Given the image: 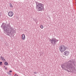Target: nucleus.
I'll return each instance as SVG.
<instances>
[{
	"mask_svg": "<svg viewBox=\"0 0 76 76\" xmlns=\"http://www.w3.org/2000/svg\"><path fill=\"white\" fill-rule=\"evenodd\" d=\"M75 61L74 59H71L66 64V67L70 70H72L71 72L72 73H76V69H75Z\"/></svg>",
	"mask_w": 76,
	"mask_h": 76,
	"instance_id": "obj_2",
	"label": "nucleus"
},
{
	"mask_svg": "<svg viewBox=\"0 0 76 76\" xmlns=\"http://www.w3.org/2000/svg\"><path fill=\"white\" fill-rule=\"evenodd\" d=\"M9 72H10V73H12V70H10L9 71Z\"/></svg>",
	"mask_w": 76,
	"mask_h": 76,
	"instance_id": "obj_18",
	"label": "nucleus"
},
{
	"mask_svg": "<svg viewBox=\"0 0 76 76\" xmlns=\"http://www.w3.org/2000/svg\"><path fill=\"white\" fill-rule=\"evenodd\" d=\"M1 59H2L4 58V57L2 56H1L0 57Z\"/></svg>",
	"mask_w": 76,
	"mask_h": 76,
	"instance_id": "obj_15",
	"label": "nucleus"
},
{
	"mask_svg": "<svg viewBox=\"0 0 76 76\" xmlns=\"http://www.w3.org/2000/svg\"><path fill=\"white\" fill-rule=\"evenodd\" d=\"M40 28L41 29H43L44 28V26L42 25L40 26Z\"/></svg>",
	"mask_w": 76,
	"mask_h": 76,
	"instance_id": "obj_12",
	"label": "nucleus"
},
{
	"mask_svg": "<svg viewBox=\"0 0 76 76\" xmlns=\"http://www.w3.org/2000/svg\"><path fill=\"white\" fill-rule=\"evenodd\" d=\"M64 70H66V71H67L68 72H70V71L66 69H64Z\"/></svg>",
	"mask_w": 76,
	"mask_h": 76,
	"instance_id": "obj_14",
	"label": "nucleus"
},
{
	"mask_svg": "<svg viewBox=\"0 0 76 76\" xmlns=\"http://www.w3.org/2000/svg\"><path fill=\"white\" fill-rule=\"evenodd\" d=\"M61 67H62V69H64V65H61Z\"/></svg>",
	"mask_w": 76,
	"mask_h": 76,
	"instance_id": "obj_10",
	"label": "nucleus"
},
{
	"mask_svg": "<svg viewBox=\"0 0 76 76\" xmlns=\"http://www.w3.org/2000/svg\"><path fill=\"white\" fill-rule=\"evenodd\" d=\"M2 60H3V61H5L6 60L4 58H3V59H2Z\"/></svg>",
	"mask_w": 76,
	"mask_h": 76,
	"instance_id": "obj_16",
	"label": "nucleus"
},
{
	"mask_svg": "<svg viewBox=\"0 0 76 76\" xmlns=\"http://www.w3.org/2000/svg\"><path fill=\"white\" fill-rule=\"evenodd\" d=\"M34 73L35 74H37V72H34Z\"/></svg>",
	"mask_w": 76,
	"mask_h": 76,
	"instance_id": "obj_19",
	"label": "nucleus"
},
{
	"mask_svg": "<svg viewBox=\"0 0 76 76\" xmlns=\"http://www.w3.org/2000/svg\"><path fill=\"white\" fill-rule=\"evenodd\" d=\"M5 67V66H4V67Z\"/></svg>",
	"mask_w": 76,
	"mask_h": 76,
	"instance_id": "obj_23",
	"label": "nucleus"
},
{
	"mask_svg": "<svg viewBox=\"0 0 76 76\" xmlns=\"http://www.w3.org/2000/svg\"><path fill=\"white\" fill-rule=\"evenodd\" d=\"M21 38L22 39H23V40H25V34H22Z\"/></svg>",
	"mask_w": 76,
	"mask_h": 76,
	"instance_id": "obj_8",
	"label": "nucleus"
},
{
	"mask_svg": "<svg viewBox=\"0 0 76 76\" xmlns=\"http://www.w3.org/2000/svg\"><path fill=\"white\" fill-rule=\"evenodd\" d=\"M8 15L10 17H12L13 15V12L12 11H10L8 13Z\"/></svg>",
	"mask_w": 76,
	"mask_h": 76,
	"instance_id": "obj_6",
	"label": "nucleus"
},
{
	"mask_svg": "<svg viewBox=\"0 0 76 76\" xmlns=\"http://www.w3.org/2000/svg\"><path fill=\"white\" fill-rule=\"evenodd\" d=\"M5 70H7V67H5Z\"/></svg>",
	"mask_w": 76,
	"mask_h": 76,
	"instance_id": "obj_20",
	"label": "nucleus"
},
{
	"mask_svg": "<svg viewBox=\"0 0 76 76\" xmlns=\"http://www.w3.org/2000/svg\"><path fill=\"white\" fill-rule=\"evenodd\" d=\"M59 50L61 52H63L66 50V48L64 45H61L60 47Z\"/></svg>",
	"mask_w": 76,
	"mask_h": 76,
	"instance_id": "obj_5",
	"label": "nucleus"
},
{
	"mask_svg": "<svg viewBox=\"0 0 76 76\" xmlns=\"http://www.w3.org/2000/svg\"><path fill=\"white\" fill-rule=\"evenodd\" d=\"M9 4V6L10 7H12V8H13V6L12 5V4H11V3H10Z\"/></svg>",
	"mask_w": 76,
	"mask_h": 76,
	"instance_id": "obj_9",
	"label": "nucleus"
},
{
	"mask_svg": "<svg viewBox=\"0 0 76 76\" xmlns=\"http://www.w3.org/2000/svg\"><path fill=\"white\" fill-rule=\"evenodd\" d=\"M64 54L66 56H67L69 54V52L67 50L65 51L64 53Z\"/></svg>",
	"mask_w": 76,
	"mask_h": 76,
	"instance_id": "obj_7",
	"label": "nucleus"
},
{
	"mask_svg": "<svg viewBox=\"0 0 76 76\" xmlns=\"http://www.w3.org/2000/svg\"><path fill=\"white\" fill-rule=\"evenodd\" d=\"M16 74H15V75H14V76H16Z\"/></svg>",
	"mask_w": 76,
	"mask_h": 76,
	"instance_id": "obj_21",
	"label": "nucleus"
},
{
	"mask_svg": "<svg viewBox=\"0 0 76 76\" xmlns=\"http://www.w3.org/2000/svg\"><path fill=\"white\" fill-rule=\"evenodd\" d=\"M1 16V13L0 12V16Z\"/></svg>",
	"mask_w": 76,
	"mask_h": 76,
	"instance_id": "obj_22",
	"label": "nucleus"
},
{
	"mask_svg": "<svg viewBox=\"0 0 76 76\" xmlns=\"http://www.w3.org/2000/svg\"><path fill=\"white\" fill-rule=\"evenodd\" d=\"M58 40L56 38H53L52 39H50V41L51 42V44L54 46L56 44V42H58Z\"/></svg>",
	"mask_w": 76,
	"mask_h": 76,
	"instance_id": "obj_4",
	"label": "nucleus"
},
{
	"mask_svg": "<svg viewBox=\"0 0 76 76\" xmlns=\"http://www.w3.org/2000/svg\"><path fill=\"white\" fill-rule=\"evenodd\" d=\"M4 64H5V65H6V66H7V65H8V63L7 62H5L4 63Z\"/></svg>",
	"mask_w": 76,
	"mask_h": 76,
	"instance_id": "obj_11",
	"label": "nucleus"
},
{
	"mask_svg": "<svg viewBox=\"0 0 76 76\" xmlns=\"http://www.w3.org/2000/svg\"><path fill=\"white\" fill-rule=\"evenodd\" d=\"M36 9L37 11H42L44 10V5L41 3H39L38 2H36Z\"/></svg>",
	"mask_w": 76,
	"mask_h": 76,
	"instance_id": "obj_3",
	"label": "nucleus"
},
{
	"mask_svg": "<svg viewBox=\"0 0 76 76\" xmlns=\"http://www.w3.org/2000/svg\"><path fill=\"white\" fill-rule=\"evenodd\" d=\"M17 76H18V75H17Z\"/></svg>",
	"mask_w": 76,
	"mask_h": 76,
	"instance_id": "obj_24",
	"label": "nucleus"
},
{
	"mask_svg": "<svg viewBox=\"0 0 76 76\" xmlns=\"http://www.w3.org/2000/svg\"><path fill=\"white\" fill-rule=\"evenodd\" d=\"M2 62H0V65H1V64H2Z\"/></svg>",
	"mask_w": 76,
	"mask_h": 76,
	"instance_id": "obj_17",
	"label": "nucleus"
},
{
	"mask_svg": "<svg viewBox=\"0 0 76 76\" xmlns=\"http://www.w3.org/2000/svg\"><path fill=\"white\" fill-rule=\"evenodd\" d=\"M1 27L3 28L4 31L7 33L8 36L12 35L13 34H14L13 28L11 27L10 24H7L4 23H3Z\"/></svg>",
	"mask_w": 76,
	"mask_h": 76,
	"instance_id": "obj_1",
	"label": "nucleus"
},
{
	"mask_svg": "<svg viewBox=\"0 0 76 76\" xmlns=\"http://www.w3.org/2000/svg\"><path fill=\"white\" fill-rule=\"evenodd\" d=\"M7 74H8V75H10V76L12 75V74H11V73H10V72H7Z\"/></svg>",
	"mask_w": 76,
	"mask_h": 76,
	"instance_id": "obj_13",
	"label": "nucleus"
},
{
	"mask_svg": "<svg viewBox=\"0 0 76 76\" xmlns=\"http://www.w3.org/2000/svg\"><path fill=\"white\" fill-rule=\"evenodd\" d=\"M58 1H60V0H58Z\"/></svg>",
	"mask_w": 76,
	"mask_h": 76,
	"instance_id": "obj_25",
	"label": "nucleus"
}]
</instances>
